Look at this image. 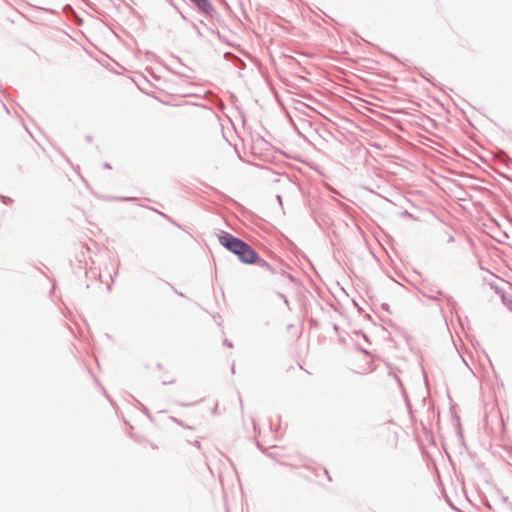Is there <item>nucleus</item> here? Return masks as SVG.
<instances>
[{"instance_id":"4be33fe9","label":"nucleus","mask_w":512,"mask_h":512,"mask_svg":"<svg viewBox=\"0 0 512 512\" xmlns=\"http://www.w3.org/2000/svg\"><path fill=\"white\" fill-rule=\"evenodd\" d=\"M103 167H104L105 169H111V165H110V163H108V162L104 163Z\"/></svg>"},{"instance_id":"f03ea898","label":"nucleus","mask_w":512,"mask_h":512,"mask_svg":"<svg viewBox=\"0 0 512 512\" xmlns=\"http://www.w3.org/2000/svg\"><path fill=\"white\" fill-rule=\"evenodd\" d=\"M253 265H257L260 268H263L267 271H269L273 276L276 278H279L281 281H290L293 282L294 278L291 274L285 272L279 265L274 266L267 262L265 259L261 258L259 256V260L256 261Z\"/></svg>"},{"instance_id":"ddd939ff","label":"nucleus","mask_w":512,"mask_h":512,"mask_svg":"<svg viewBox=\"0 0 512 512\" xmlns=\"http://www.w3.org/2000/svg\"><path fill=\"white\" fill-rule=\"evenodd\" d=\"M381 308H382L384 311H386V312L390 313V306H389V304H388V303H382V304H381Z\"/></svg>"},{"instance_id":"393cba45","label":"nucleus","mask_w":512,"mask_h":512,"mask_svg":"<svg viewBox=\"0 0 512 512\" xmlns=\"http://www.w3.org/2000/svg\"><path fill=\"white\" fill-rule=\"evenodd\" d=\"M231 371H232V373H235V365L234 364H232Z\"/></svg>"},{"instance_id":"39448f33","label":"nucleus","mask_w":512,"mask_h":512,"mask_svg":"<svg viewBox=\"0 0 512 512\" xmlns=\"http://www.w3.org/2000/svg\"><path fill=\"white\" fill-rule=\"evenodd\" d=\"M436 293L440 296H443L445 300L447 301L448 306L454 308L457 305V302L454 300V298L448 294H445L441 290H437Z\"/></svg>"},{"instance_id":"bb28decb","label":"nucleus","mask_w":512,"mask_h":512,"mask_svg":"<svg viewBox=\"0 0 512 512\" xmlns=\"http://www.w3.org/2000/svg\"><path fill=\"white\" fill-rule=\"evenodd\" d=\"M232 54L230 52L225 53V57L228 58V56H231Z\"/></svg>"},{"instance_id":"dca6fc26","label":"nucleus","mask_w":512,"mask_h":512,"mask_svg":"<svg viewBox=\"0 0 512 512\" xmlns=\"http://www.w3.org/2000/svg\"><path fill=\"white\" fill-rule=\"evenodd\" d=\"M405 403H406V406H407L408 410H410L411 409V404H410V401H409L407 396H405Z\"/></svg>"},{"instance_id":"9b49d317","label":"nucleus","mask_w":512,"mask_h":512,"mask_svg":"<svg viewBox=\"0 0 512 512\" xmlns=\"http://www.w3.org/2000/svg\"><path fill=\"white\" fill-rule=\"evenodd\" d=\"M0 200L4 203V204H8L10 202H12V199L7 197V196H3V195H0Z\"/></svg>"},{"instance_id":"4468645a","label":"nucleus","mask_w":512,"mask_h":512,"mask_svg":"<svg viewBox=\"0 0 512 512\" xmlns=\"http://www.w3.org/2000/svg\"><path fill=\"white\" fill-rule=\"evenodd\" d=\"M117 199L120 201H134L136 198H134V197H119Z\"/></svg>"},{"instance_id":"6e6552de","label":"nucleus","mask_w":512,"mask_h":512,"mask_svg":"<svg viewBox=\"0 0 512 512\" xmlns=\"http://www.w3.org/2000/svg\"><path fill=\"white\" fill-rule=\"evenodd\" d=\"M152 210L156 211L157 213H159L163 218H165L167 221L171 222L172 224L174 225H177L179 228L181 227L180 225H178L169 215L163 213V212H160L154 208H151Z\"/></svg>"},{"instance_id":"1a4fd4ad","label":"nucleus","mask_w":512,"mask_h":512,"mask_svg":"<svg viewBox=\"0 0 512 512\" xmlns=\"http://www.w3.org/2000/svg\"><path fill=\"white\" fill-rule=\"evenodd\" d=\"M170 419H171L173 422L177 423L178 425H180V426H182V427L190 428L189 426H185V425H184V423H183L181 420H179L178 418H175V417L171 416V417H170Z\"/></svg>"},{"instance_id":"f8f14e48","label":"nucleus","mask_w":512,"mask_h":512,"mask_svg":"<svg viewBox=\"0 0 512 512\" xmlns=\"http://www.w3.org/2000/svg\"><path fill=\"white\" fill-rule=\"evenodd\" d=\"M177 405L179 406H182V407H189V406H192L194 405L195 403L194 402H189V403H184V402H175Z\"/></svg>"},{"instance_id":"412c9836","label":"nucleus","mask_w":512,"mask_h":512,"mask_svg":"<svg viewBox=\"0 0 512 512\" xmlns=\"http://www.w3.org/2000/svg\"><path fill=\"white\" fill-rule=\"evenodd\" d=\"M194 446H196L198 449H200V448H201L200 441L196 440V441L194 442Z\"/></svg>"},{"instance_id":"9d476101","label":"nucleus","mask_w":512,"mask_h":512,"mask_svg":"<svg viewBox=\"0 0 512 512\" xmlns=\"http://www.w3.org/2000/svg\"><path fill=\"white\" fill-rule=\"evenodd\" d=\"M277 295H278V297H280V298L283 300V302L285 303V305H286L287 307H289V301H288V299L286 298V296H285L284 294L280 293V292H278V293H277Z\"/></svg>"},{"instance_id":"c85d7f7f","label":"nucleus","mask_w":512,"mask_h":512,"mask_svg":"<svg viewBox=\"0 0 512 512\" xmlns=\"http://www.w3.org/2000/svg\"><path fill=\"white\" fill-rule=\"evenodd\" d=\"M85 248V245L84 244H81V249L83 250ZM87 250H89L87 247H86Z\"/></svg>"},{"instance_id":"423d86ee","label":"nucleus","mask_w":512,"mask_h":512,"mask_svg":"<svg viewBox=\"0 0 512 512\" xmlns=\"http://www.w3.org/2000/svg\"><path fill=\"white\" fill-rule=\"evenodd\" d=\"M502 303L510 310L512 311V299L506 296V293L502 294L501 296Z\"/></svg>"},{"instance_id":"a878e982","label":"nucleus","mask_w":512,"mask_h":512,"mask_svg":"<svg viewBox=\"0 0 512 512\" xmlns=\"http://www.w3.org/2000/svg\"><path fill=\"white\" fill-rule=\"evenodd\" d=\"M324 472H325V474L328 476V479H329V480H331V478H330V476H329V474H328V471H327L326 469H324Z\"/></svg>"},{"instance_id":"2eb2a0df","label":"nucleus","mask_w":512,"mask_h":512,"mask_svg":"<svg viewBox=\"0 0 512 512\" xmlns=\"http://www.w3.org/2000/svg\"><path fill=\"white\" fill-rule=\"evenodd\" d=\"M223 344H224L225 346H227V347H230V348H232V347H233L232 342H231V341H229L228 339H224Z\"/></svg>"},{"instance_id":"cd10ccee","label":"nucleus","mask_w":512,"mask_h":512,"mask_svg":"<svg viewBox=\"0 0 512 512\" xmlns=\"http://www.w3.org/2000/svg\"><path fill=\"white\" fill-rule=\"evenodd\" d=\"M277 199H278V201L281 203L282 198H281V196H280V195H278V196H277Z\"/></svg>"},{"instance_id":"f257e3e1","label":"nucleus","mask_w":512,"mask_h":512,"mask_svg":"<svg viewBox=\"0 0 512 512\" xmlns=\"http://www.w3.org/2000/svg\"><path fill=\"white\" fill-rule=\"evenodd\" d=\"M218 240L226 250L236 255L243 264L253 265L259 260V253L251 245L229 232L221 231L218 234Z\"/></svg>"},{"instance_id":"7ed1b4c3","label":"nucleus","mask_w":512,"mask_h":512,"mask_svg":"<svg viewBox=\"0 0 512 512\" xmlns=\"http://www.w3.org/2000/svg\"><path fill=\"white\" fill-rule=\"evenodd\" d=\"M198 14L214 19L218 16L217 11L209 0H189Z\"/></svg>"},{"instance_id":"f3484780","label":"nucleus","mask_w":512,"mask_h":512,"mask_svg":"<svg viewBox=\"0 0 512 512\" xmlns=\"http://www.w3.org/2000/svg\"><path fill=\"white\" fill-rule=\"evenodd\" d=\"M103 393L106 396V398L111 402L112 405H114V402L112 399H110L109 395L106 393V390L103 389Z\"/></svg>"},{"instance_id":"6ab92c4d","label":"nucleus","mask_w":512,"mask_h":512,"mask_svg":"<svg viewBox=\"0 0 512 512\" xmlns=\"http://www.w3.org/2000/svg\"><path fill=\"white\" fill-rule=\"evenodd\" d=\"M143 412L151 419V415L148 408L144 407Z\"/></svg>"},{"instance_id":"b1692460","label":"nucleus","mask_w":512,"mask_h":512,"mask_svg":"<svg viewBox=\"0 0 512 512\" xmlns=\"http://www.w3.org/2000/svg\"><path fill=\"white\" fill-rule=\"evenodd\" d=\"M86 140H87L88 142H91V141H92V137H91L90 135H88V136L86 137Z\"/></svg>"},{"instance_id":"0eeeda50","label":"nucleus","mask_w":512,"mask_h":512,"mask_svg":"<svg viewBox=\"0 0 512 512\" xmlns=\"http://www.w3.org/2000/svg\"><path fill=\"white\" fill-rule=\"evenodd\" d=\"M489 285H490L491 289H493L494 292L496 294H498L499 296H501L502 294L505 293V291L502 288H500L495 282H491Z\"/></svg>"},{"instance_id":"20e7f679","label":"nucleus","mask_w":512,"mask_h":512,"mask_svg":"<svg viewBox=\"0 0 512 512\" xmlns=\"http://www.w3.org/2000/svg\"><path fill=\"white\" fill-rule=\"evenodd\" d=\"M192 72L193 71L189 67H187V66H183L179 70H173V73H175L176 75H178L180 77L187 78V79H191L192 78Z\"/></svg>"},{"instance_id":"7c9ffc66","label":"nucleus","mask_w":512,"mask_h":512,"mask_svg":"<svg viewBox=\"0 0 512 512\" xmlns=\"http://www.w3.org/2000/svg\"><path fill=\"white\" fill-rule=\"evenodd\" d=\"M503 500H504L505 502H507V501H508V497H504V498H503Z\"/></svg>"},{"instance_id":"a211bd4d","label":"nucleus","mask_w":512,"mask_h":512,"mask_svg":"<svg viewBox=\"0 0 512 512\" xmlns=\"http://www.w3.org/2000/svg\"><path fill=\"white\" fill-rule=\"evenodd\" d=\"M454 241H455L454 236H453V235H449L447 242H448V243H452V242H454Z\"/></svg>"},{"instance_id":"5701e85b","label":"nucleus","mask_w":512,"mask_h":512,"mask_svg":"<svg viewBox=\"0 0 512 512\" xmlns=\"http://www.w3.org/2000/svg\"><path fill=\"white\" fill-rule=\"evenodd\" d=\"M171 287H172V289L174 290V292H175L176 294H178L179 296L184 297V294H183V293L178 292V291H177L173 286H171Z\"/></svg>"},{"instance_id":"aec40b11","label":"nucleus","mask_w":512,"mask_h":512,"mask_svg":"<svg viewBox=\"0 0 512 512\" xmlns=\"http://www.w3.org/2000/svg\"><path fill=\"white\" fill-rule=\"evenodd\" d=\"M174 382H175L174 379H172L170 381H163V385L173 384Z\"/></svg>"},{"instance_id":"c756f323","label":"nucleus","mask_w":512,"mask_h":512,"mask_svg":"<svg viewBox=\"0 0 512 512\" xmlns=\"http://www.w3.org/2000/svg\"><path fill=\"white\" fill-rule=\"evenodd\" d=\"M3 107L5 108L6 112L9 113V109L5 105H3Z\"/></svg>"}]
</instances>
